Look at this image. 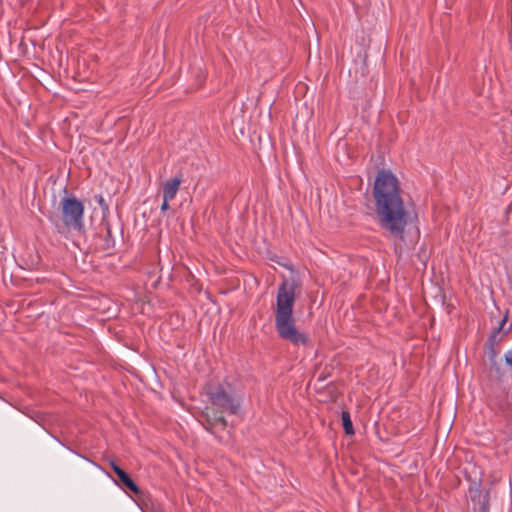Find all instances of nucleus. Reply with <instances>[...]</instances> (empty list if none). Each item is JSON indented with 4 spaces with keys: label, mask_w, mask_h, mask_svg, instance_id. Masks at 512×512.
Instances as JSON below:
<instances>
[{
    "label": "nucleus",
    "mask_w": 512,
    "mask_h": 512,
    "mask_svg": "<svg viewBox=\"0 0 512 512\" xmlns=\"http://www.w3.org/2000/svg\"><path fill=\"white\" fill-rule=\"evenodd\" d=\"M499 348H486L485 353L490 363V370L495 373L497 378H501L503 375L501 368V360L498 358L499 356Z\"/></svg>",
    "instance_id": "obj_6"
},
{
    "label": "nucleus",
    "mask_w": 512,
    "mask_h": 512,
    "mask_svg": "<svg viewBox=\"0 0 512 512\" xmlns=\"http://www.w3.org/2000/svg\"><path fill=\"white\" fill-rule=\"evenodd\" d=\"M110 467L113 472L118 476L120 482L134 494L139 495L140 489L137 484L132 480V478L122 469L120 468L114 461L110 462Z\"/></svg>",
    "instance_id": "obj_5"
},
{
    "label": "nucleus",
    "mask_w": 512,
    "mask_h": 512,
    "mask_svg": "<svg viewBox=\"0 0 512 512\" xmlns=\"http://www.w3.org/2000/svg\"><path fill=\"white\" fill-rule=\"evenodd\" d=\"M506 313H508V311ZM507 319H508V316H507V314H505V316L500 321L499 326L497 328H495L492 331V333L489 335L487 343H486V348H498L497 347L498 343L501 340V337H499V334H500V331L503 329L504 325L506 324Z\"/></svg>",
    "instance_id": "obj_8"
},
{
    "label": "nucleus",
    "mask_w": 512,
    "mask_h": 512,
    "mask_svg": "<svg viewBox=\"0 0 512 512\" xmlns=\"http://www.w3.org/2000/svg\"><path fill=\"white\" fill-rule=\"evenodd\" d=\"M95 200L99 204L102 209L103 214H107L109 212V206L105 201L104 197L101 194L95 195Z\"/></svg>",
    "instance_id": "obj_10"
},
{
    "label": "nucleus",
    "mask_w": 512,
    "mask_h": 512,
    "mask_svg": "<svg viewBox=\"0 0 512 512\" xmlns=\"http://www.w3.org/2000/svg\"><path fill=\"white\" fill-rule=\"evenodd\" d=\"M373 198L378 224L389 237L403 240L410 213L406 209L397 177L381 169L373 186Z\"/></svg>",
    "instance_id": "obj_1"
},
{
    "label": "nucleus",
    "mask_w": 512,
    "mask_h": 512,
    "mask_svg": "<svg viewBox=\"0 0 512 512\" xmlns=\"http://www.w3.org/2000/svg\"><path fill=\"white\" fill-rule=\"evenodd\" d=\"M296 284L284 280L278 287L275 309V329L278 336L294 347H308L311 339L308 333L297 327L293 313Z\"/></svg>",
    "instance_id": "obj_2"
},
{
    "label": "nucleus",
    "mask_w": 512,
    "mask_h": 512,
    "mask_svg": "<svg viewBox=\"0 0 512 512\" xmlns=\"http://www.w3.org/2000/svg\"><path fill=\"white\" fill-rule=\"evenodd\" d=\"M217 421H219L223 426H226V420L223 417H218Z\"/></svg>",
    "instance_id": "obj_12"
},
{
    "label": "nucleus",
    "mask_w": 512,
    "mask_h": 512,
    "mask_svg": "<svg viewBox=\"0 0 512 512\" xmlns=\"http://www.w3.org/2000/svg\"><path fill=\"white\" fill-rule=\"evenodd\" d=\"M207 396L212 405L217 407L221 412H229L230 414H236L238 412L240 406L239 401L228 394L222 385L209 386Z\"/></svg>",
    "instance_id": "obj_4"
},
{
    "label": "nucleus",
    "mask_w": 512,
    "mask_h": 512,
    "mask_svg": "<svg viewBox=\"0 0 512 512\" xmlns=\"http://www.w3.org/2000/svg\"><path fill=\"white\" fill-rule=\"evenodd\" d=\"M169 201L170 200H165V198H163V202H162L161 208H160L162 212H165L169 209Z\"/></svg>",
    "instance_id": "obj_11"
},
{
    "label": "nucleus",
    "mask_w": 512,
    "mask_h": 512,
    "mask_svg": "<svg viewBox=\"0 0 512 512\" xmlns=\"http://www.w3.org/2000/svg\"><path fill=\"white\" fill-rule=\"evenodd\" d=\"M341 420L343 424L344 431L347 435L354 434L353 423L351 420L350 413L348 411H342Z\"/></svg>",
    "instance_id": "obj_9"
},
{
    "label": "nucleus",
    "mask_w": 512,
    "mask_h": 512,
    "mask_svg": "<svg viewBox=\"0 0 512 512\" xmlns=\"http://www.w3.org/2000/svg\"><path fill=\"white\" fill-rule=\"evenodd\" d=\"M62 220L66 227L72 230L81 231L84 222V205L75 196H67L61 200Z\"/></svg>",
    "instance_id": "obj_3"
},
{
    "label": "nucleus",
    "mask_w": 512,
    "mask_h": 512,
    "mask_svg": "<svg viewBox=\"0 0 512 512\" xmlns=\"http://www.w3.org/2000/svg\"><path fill=\"white\" fill-rule=\"evenodd\" d=\"M181 183L182 178L178 176L167 180L163 184V198H165V200H173L180 188Z\"/></svg>",
    "instance_id": "obj_7"
}]
</instances>
